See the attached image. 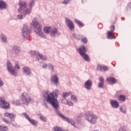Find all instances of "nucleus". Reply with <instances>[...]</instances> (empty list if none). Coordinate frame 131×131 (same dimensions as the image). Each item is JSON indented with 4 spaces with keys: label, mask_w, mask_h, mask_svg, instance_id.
<instances>
[{
    "label": "nucleus",
    "mask_w": 131,
    "mask_h": 131,
    "mask_svg": "<svg viewBox=\"0 0 131 131\" xmlns=\"http://www.w3.org/2000/svg\"><path fill=\"white\" fill-rule=\"evenodd\" d=\"M106 80L108 81L110 83L113 84L116 83L118 82L117 80L114 77L107 78Z\"/></svg>",
    "instance_id": "nucleus-17"
},
{
    "label": "nucleus",
    "mask_w": 131,
    "mask_h": 131,
    "mask_svg": "<svg viewBox=\"0 0 131 131\" xmlns=\"http://www.w3.org/2000/svg\"><path fill=\"white\" fill-rule=\"evenodd\" d=\"M7 68L8 69L9 71L14 76L17 75V72L13 69V67L11 62L9 61H7Z\"/></svg>",
    "instance_id": "nucleus-11"
},
{
    "label": "nucleus",
    "mask_w": 131,
    "mask_h": 131,
    "mask_svg": "<svg viewBox=\"0 0 131 131\" xmlns=\"http://www.w3.org/2000/svg\"><path fill=\"white\" fill-rule=\"evenodd\" d=\"M5 116L7 117H9L11 119H13L14 118L16 117V116L13 113H9L8 112H6L5 114Z\"/></svg>",
    "instance_id": "nucleus-18"
},
{
    "label": "nucleus",
    "mask_w": 131,
    "mask_h": 131,
    "mask_svg": "<svg viewBox=\"0 0 131 131\" xmlns=\"http://www.w3.org/2000/svg\"><path fill=\"white\" fill-rule=\"evenodd\" d=\"M17 18H18V19H23L24 17H23V16L21 15H18L17 16Z\"/></svg>",
    "instance_id": "nucleus-44"
},
{
    "label": "nucleus",
    "mask_w": 131,
    "mask_h": 131,
    "mask_svg": "<svg viewBox=\"0 0 131 131\" xmlns=\"http://www.w3.org/2000/svg\"><path fill=\"white\" fill-rule=\"evenodd\" d=\"M23 36H24V39H27L30 36V32L28 29L27 25H24V27L23 28Z\"/></svg>",
    "instance_id": "nucleus-6"
},
{
    "label": "nucleus",
    "mask_w": 131,
    "mask_h": 131,
    "mask_svg": "<svg viewBox=\"0 0 131 131\" xmlns=\"http://www.w3.org/2000/svg\"><path fill=\"white\" fill-rule=\"evenodd\" d=\"M19 5L20 7V8L18 9V11L20 13H23L24 14H28L31 13V9H27L25 10V11L23 10V7L26 8L27 7V4L26 2L20 1L19 3Z\"/></svg>",
    "instance_id": "nucleus-5"
},
{
    "label": "nucleus",
    "mask_w": 131,
    "mask_h": 131,
    "mask_svg": "<svg viewBox=\"0 0 131 131\" xmlns=\"http://www.w3.org/2000/svg\"><path fill=\"white\" fill-rule=\"evenodd\" d=\"M4 85V83L3 82L2 80L0 78V87Z\"/></svg>",
    "instance_id": "nucleus-46"
},
{
    "label": "nucleus",
    "mask_w": 131,
    "mask_h": 131,
    "mask_svg": "<svg viewBox=\"0 0 131 131\" xmlns=\"http://www.w3.org/2000/svg\"><path fill=\"white\" fill-rule=\"evenodd\" d=\"M7 7V4L5 2L3 1H0V9H6Z\"/></svg>",
    "instance_id": "nucleus-21"
},
{
    "label": "nucleus",
    "mask_w": 131,
    "mask_h": 131,
    "mask_svg": "<svg viewBox=\"0 0 131 131\" xmlns=\"http://www.w3.org/2000/svg\"><path fill=\"white\" fill-rule=\"evenodd\" d=\"M52 29L51 27H45L44 28V32L46 33V34H50Z\"/></svg>",
    "instance_id": "nucleus-23"
},
{
    "label": "nucleus",
    "mask_w": 131,
    "mask_h": 131,
    "mask_svg": "<svg viewBox=\"0 0 131 131\" xmlns=\"http://www.w3.org/2000/svg\"><path fill=\"white\" fill-rule=\"evenodd\" d=\"M99 81H100L101 82V83H104V78H103V77H100V78H99Z\"/></svg>",
    "instance_id": "nucleus-42"
},
{
    "label": "nucleus",
    "mask_w": 131,
    "mask_h": 131,
    "mask_svg": "<svg viewBox=\"0 0 131 131\" xmlns=\"http://www.w3.org/2000/svg\"><path fill=\"white\" fill-rule=\"evenodd\" d=\"M13 49L14 50H17L18 49V47H17V46H14V47H13Z\"/></svg>",
    "instance_id": "nucleus-49"
},
{
    "label": "nucleus",
    "mask_w": 131,
    "mask_h": 131,
    "mask_svg": "<svg viewBox=\"0 0 131 131\" xmlns=\"http://www.w3.org/2000/svg\"><path fill=\"white\" fill-rule=\"evenodd\" d=\"M85 118L86 120L89 121L90 123L92 124H95L97 122V120L98 119V117L92 113L88 112L85 114Z\"/></svg>",
    "instance_id": "nucleus-2"
},
{
    "label": "nucleus",
    "mask_w": 131,
    "mask_h": 131,
    "mask_svg": "<svg viewBox=\"0 0 131 131\" xmlns=\"http://www.w3.org/2000/svg\"><path fill=\"white\" fill-rule=\"evenodd\" d=\"M74 22L75 23H76L78 26L80 28H82L84 26V24L83 23H82V22H81L80 20L76 19H74Z\"/></svg>",
    "instance_id": "nucleus-20"
},
{
    "label": "nucleus",
    "mask_w": 131,
    "mask_h": 131,
    "mask_svg": "<svg viewBox=\"0 0 131 131\" xmlns=\"http://www.w3.org/2000/svg\"><path fill=\"white\" fill-rule=\"evenodd\" d=\"M82 41L84 43H87L88 42V39L86 38H84L82 39Z\"/></svg>",
    "instance_id": "nucleus-38"
},
{
    "label": "nucleus",
    "mask_w": 131,
    "mask_h": 131,
    "mask_svg": "<svg viewBox=\"0 0 131 131\" xmlns=\"http://www.w3.org/2000/svg\"><path fill=\"white\" fill-rule=\"evenodd\" d=\"M48 67V65L47 64H43V68L46 69Z\"/></svg>",
    "instance_id": "nucleus-48"
},
{
    "label": "nucleus",
    "mask_w": 131,
    "mask_h": 131,
    "mask_svg": "<svg viewBox=\"0 0 131 131\" xmlns=\"http://www.w3.org/2000/svg\"><path fill=\"white\" fill-rule=\"evenodd\" d=\"M20 100L23 104L28 105L30 102L32 100V99L27 93H24L20 96Z\"/></svg>",
    "instance_id": "nucleus-4"
},
{
    "label": "nucleus",
    "mask_w": 131,
    "mask_h": 131,
    "mask_svg": "<svg viewBox=\"0 0 131 131\" xmlns=\"http://www.w3.org/2000/svg\"><path fill=\"white\" fill-rule=\"evenodd\" d=\"M48 68H49V69L52 70H53L54 69V66L51 64H48Z\"/></svg>",
    "instance_id": "nucleus-39"
},
{
    "label": "nucleus",
    "mask_w": 131,
    "mask_h": 131,
    "mask_svg": "<svg viewBox=\"0 0 131 131\" xmlns=\"http://www.w3.org/2000/svg\"><path fill=\"white\" fill-rule=\"evenodd\" d=\"M97 70L98 71H101L102 70V67H101V66L98 65V66H97Z\"/></svg>",
    "instance_id": "nucleus-40"
},
{
    "label": "nucleus",
    "mask_w": 131,
    "mask_h": 131,
    "mask_svg": "<svg viewBox=\"0 0 131 131\" xmlns=\"http://www.w3.org/2000/svg\"><path fill=\"white\" fill-rule=\"evenodd\" d=\"M120 109V111H121L122 113H126V110H123V108L121 107Z\"/></svg>",
    "instance_id": "nucleus-47"
},
{
    "label": "nucleus",
    "mask_w": 131,
    "mask_h": 131,
    "mask_svg": "<svg viewBox=\"0 0 131 131\" xmlns=\"http://www.w3.org/2000/svg\"><path fill=\"white\" fill-rule=\"evenodd\" d=\"M36 55L39 56V57H40V58H41V59H42L43 60H47V59L46 56H44L43 55H42V54H41L40 53H37V54H36Z\"/></svg>",
    "instance_id": "nucleus-27"
},
{
    "label": "nucleus",
    "mask_w": 131,
    "mask_h": 131,
    "mask_svg": "<svg viewBox=\"0 0 131 131\" xmlns=\"http://www.w3.org/2000/svg\"><path fill=\"white\" fill-rule=\"evenodd\" d=\"M29 121L30 122V123H31V124H32V125H37V121L35 120H33L31 119V118L30 119V120H29Z\"/></svg>",
    "instance_id": "nucleus-25"
},
{
    "label": "nucleus",
    "mask_w": 131,
    "mask_h": 131,
    "mask_svg": "<svg viewBox=\"0 0 131 131\" xmlns=\"http://www.w3.org/2000/svg\"><path fill=\"white\" fill-rule=\"evenodd\" d=\"M57 114L60 116L63 120L66 121V122L71 124L73 126H75V121L72 119H69V118L64 117L62 114H60V112H57Z\"/></svg>",
    "instance_id": "nucleus-8"
},
{
    "label": "nucleus",
    "mask_w": 131,
    "mask_h": 131,
    "mask_svg": "<svg viewBox=\"0 0 131 131\" xmlns=\"http://www.w3.org/2000/svg\"><path fill=\"white\" fill-rule=\"evenodd\" d=\"M102 69L104 71H107L108 70V68L107 67H105V66H103L102 67Z\"/></svg>",
    "instance_id": "nucleus-37"
},
{
    "label": "nucleus",
    "mask_w": 131,
    "mask_h": 131,
    "mask_svg": "<svg viewBox=\"0 0 131 131\" xmlns=\"http://www.w3.org/2000/svg\"><path fill=\"white\" fill-rule=\"evenodd\" d=\"M110 102H111V104L112 107H113V108H117L120 105L119 103L116 100H111V101H110Z\"/></svg>",
    "instance_id": "nucleus-14"
},
{
    "label": "nucleus",
    "mask_w": 131,
    "mask_h": 131,
    "mask_svg": "<svg viewBox=\"0 0 131 131\" xmlns=\"http://www.w3.org/2000/svg\"><path fill=\"white\" fill-rule=\"evenodd\" d=\"M70 2V0H64L63 2L62 3V4L67 5L69 4Z\"/></svg>",
    "instance_id": "nucleus-35"
},
{
    "label": "nucleus",
    "mask_w": 131,
    "mask_h": 131,
    "mask_svg": "<svg viewBox=\"0 0 131 131\" xmlns=\"http://www.w3.org/2000/svg\"><path fill=\"white\" fill-rule=\"evenodd\" d=\"M0 129L1 131H7L9 129V128L6 126H3L0 125Z\"/></svg>",
    "instance_id": "nucleus-26"
},
{
    "label": "nucleus",
    "mask_w": 131,
    "mask_h": 131,
    "mask_svg": "<svg viewBox=\"0 0 131 131\" xmlns=\"http://www.w3.org/2000/svg\"><path fill=\"white\" fill-rule=\"evenodd\" d=\"M23 73L26 74V75H30L31 71L28 67H25L23 68Z\"/></svg>",
    "instance_id": "nucleus-16"
},
{
    "label": "nucleus",
    "mask_w": 131,
    "mask_h": 131,
    "mask_svg": "<svg viewBox=\"0 0 131 131\" xmlns=\"http://www.w3.org/2000/svg\"><path fill=\"white\" fill-rule=\"evenodd\" d=\"M119 100L121 101H125L126 100V97L124 95H120L119 96Z\"/></svg>",
    "instance_id": "nucleus-28"
},
{
    "label": "nucleus",
    "mask_w": 131,
    "mask_h": 131,
    "mask_svg": "<svg viewBox=\"0 0 131 131\" xmlns=\"http://www.w3.org/2000/svg\"><path fill=\"white\" fill-rule=\"evenodd\" d=\"M23 115H24V116H25V117H26V118L28 119V120L29 121L31 119L30 117L29 116V115L27 113H23Z\"/></svg>",
    "instance_id": "nucleus-32"
},
{
    "label": "nucleus",
    "mask_w": 131,
    "mask_h": 131,
    "mask_svg": "<svg viewBox=\"0 0 131 131\" xmlns=\"http://www.w3.org/2000/svg\"><path fill=\"white\" fill-rule=\"evenodd\" d=\"M119 131H124V130L122 128H120Z\"/></svg>",
    "instance_id": "nucleus-50"
},
{
    "label": "nucleus",
    "mask_w": 131,
    "mask_h": 131,
    "mask_svg": "<svg viewBox=\"0 0 131 131\" xmlns=\"http://www.w3.org/2000/svg\"><path fill=\"white\" fill-rule=\"evenodd\" d=\"M51 82L57 83L59 82V78L57 75H54V76L51 77Z\"/></svg>",
    "instance_id": "nucleus-19"
},
{
    "label": "nucleus",
    "mask_w": 131,
    "mask_h": 131,
    "mask_svg": "<svg viewBox=\"0 0 131 131\" xmlns=\"http://www.w3.org/2000/svg\"><path fill=\"white\" fill-rule=\"evenodd\" d=\"M40 119L42 120V121L44 122H46L47 120V118L43 116L41 114H40Z\"/></svg>",
    "instance_id": "nucleus-29"
},
{
    "label": "nucleus",
    "mask_w": 131,
    "mask_h": 131,
    "mask_svg": "<svg viewBox=\"0 0 131 131\" xmlns=\"http://www.w3.org/2000/svg\"><path fill=\"white\" fill-rule=\"evenodd\" d=\"M32 26H34V27H35V28L37 29V30H38V32H37L38 35L40 36L42 35V33L41 31V26L38 24L37 21H33V22H32Z\"/></svg>",
    "instance_id": "nucleus-7"
},
{
    "label": "nucleus",
    "mask_w": 131,
    "mask_h": 131,
    "mask_svg": "<svg viewBox=\"0 0 131 131\" xmlns=\"http://www.w3.org/2000/svg\"><path fill=\"white\" fill-rule=\"evenodd\" d=\"M34 3H35V2L34 1H32L31 2V3H30V5H29V7H30V10H31V9L32 8V7L33 6H34Z\"/></svg>",
    "instance_id": "nucleus-33"
},
{
    "label": "nucleus",
    "mask_w": 131,
    "mask_h": 131,
    "mask_svg": "<svg viewBox=\"0 0 131 131\" xmlns=\"http://www.w3.org/2000/svg\"><path fill=\"white\" fill-rule=\"evenodd\" d=\"M1 103L0 107H3L4 108L9 109L10 108V105L9 103L6 102L4 98H0Z\"/></svg>",
    "instance_id": "nucleus-9"
},
{
    "label": "nucleus",
    "mask_w": 131,
    "mask_h": 131,
    "mask_svg": "<svg viewBox=\"0 0 131 131\" xmlns=\"http://www.w3.org/2000/svg\"><path fill=\"white\" fill-rule=\"evenodd\" d=\"M110 29H111L110 32H114V31L115 30V26L114 25L111 26Z\"/></svg>",
    "instance_id": "nucleus-36"
},
{
    "label": "nucleus",
    "mask_w": 131,
    "mask_h": 131,
    "mask_svg": "<svg viewBox=\"0 0 131 131\" xmlns=\"http://www.w3.org/2000/svg\"><path fill=\"white\" fill-rule=\"evenodd\" d=\"M71 94L72 93L71 92L62 93V97L63 98V99H60L61 103L63 104H67V100L66 99V98Z\"/></svg>",
    "instance_id": "nucleus-12"
},
{
    "label": "nucleus",
    "mask_w": 131,
    "mask_h": 131,
    "mask_svg": "<svg viewBox=\"0 0 131 131\" xmlns=\"http://www.w3.org/2000/svg\"><path fill=\"white\" fill-rule=\"evenodd\" d=\"M58 30L56 28H54L51 30V36H55L57 34Z\"/></svg>",
    "instance_id": "nucleus-24"
},
{
    "label": "nucleus",
    "mask_w": 131,
    "mask_h": 131,
    "mask_svg": "<svg viewBox=\"0 0 131 131\" xmlns=\"http://www.w3.org/2000/svg\"><path fill=\"white\" fill-rule=\"evenodd\" d=\"M87 51V49L85 48L84 46H82V48L77 49V51L79 53L80 56L84 59L86 61L89 62L91 59L88 55L85 54Z\"/></svg>",
    "instance_id": "nucleus-3"
},
{
    "label": "nucleus",
    "mask_w": 131,
    "mask_h": 131,
    "mask_svg": "<svg viewBox=\"0 0 131 131\" xmlns=\"http://www.w3.org/2000/svg\"><path fill=\"white\" fill-rule=\"evenodd\" d=\"M71 99L74 100V101H77V97L74 96V95H72L71 96Z\"/></svg>",
    "instance_id": "nucleus-41"
},
{
    "label": "nucleus",
    "mask_w": 131,
    "mask_h": 131,
    "mask_svg": "<svg viewBox=\"0 0 131 131\" xmlns=\"http://www.w3.org/2000/svg\"><path fill=\"white\" fill-rule=\"evenodd\" d=\"M58 93L59 91L57 90L51 93L49 91H46L45 93H44V95H43L44 99L47 101V102H50V104H52L56 111L59 107L58 102L57 99Z\"/></svg>",
    "instance_id": "nucleus-1"
},
{
    "label": "nucleus",
    "mask_w": 131,
    "mask_h": 131,
    "mask_svg": "<svg viewBox=\"0 0 131 131\" xmlns=\"http://www.w3.org/2000/svg\"><path fill=\"white\" fill-rule=\"evenodd\" d=\"M66 103H67L68 105H69V106H72L73 105V103L70 101H67Z\"/></svg>",
    "instance_id": "nucleus-45"
},
{
    "label": "nucleus",
    "mask_w": 131,
    "mask_h": 131,
    "mask_svg": "<svg viewBox=\"0 0 131 131\" xmlns=\"http://www.w3.org/2000/svg\"><path fill=\"white\" fill-rule=\"evenodd\" d=\"M92 81L90 80H88L84 83V87L88 90H91L92 86Z\"/></svg>",
    "instance_id": "nucleus-13"
},
{
    "label": "nucleus",
    "mask_w": 131,
    "mask_h": 131,
    "mask_svg": "<svg viewBox=\"0 0 131 131\" xmlns=\"http://www.w3.org/2000/svg\"><path fill=\"white\" fill-rule=\"evenodd\" d=\"M20 69V66L18 62H16L15 63V69L18 70Z\"/></svg>",
    "instance_id": "nucleus-31"
},
{
    "label": "nucleus",
    "mask_w": 131,
    "mask_h": 131,
    "mask_svg": "<svg viewBox=\"0 0 131 131\" xmlns=\"http://www.w3.org/2000/svg\"><path fill=\"white\" fill-rule=\"evenodd\" d=\"M94 131H98V130H94Z\"/></svg>",
    "instance_id": "nucleus-51"
},
{
    "label": "nucleus",
    "mask_w": 131,
    "mask_h": 131,
    "mask_svg": "<svg viewBox=\"0 0 131 131\" xmlns=\"http://www.w3.org/2000/svg\"><path fill=\"white\" fill-rule=\"evenodd\" d=\"M107 39H115V35L113 32H111L108 31L107 32Z\"/></svg>",
    "instance_id": "nucleus-15"
},
{
    "label": "nucleus",
    "mask_w": 131,
    "mask_h": 131,
    "mask_svg": "<svg viewBox=\"0 0 131 131\" xmlns=\"http://www.w3.org/2000/svg\"><path fill=\"white\" fill-rule=\"evenodd\" d=\"M53 130L54 131H69L68 130L62 129L61 127L58 126H54L53 127Z\"/></svg>",
    "instance_id": "nucleus-22"
},
{
    "label": "nucleus",
    "mask_w": 131,
    "mask_h": 131,
    "mask_svg": "<svg viewBox=\"0 0 131 131\" xmlns=\"http://www.w3.org/2000/svg\"><path fill=\"white\" fill-rule=\"evenodd\" d=\"M3 121L5 122L6 124H10L11 122L6 118H3Z\"/></svg>",
    "instance_id": "nucleus-34"
},
{
    "label": "nucleus",
    "mask_w": 131,
    "mask_h": 131,
    "mask_svg": "<svg viewBox=\"0 0 131 131\" xmlns=\"http://www.w3.org/2000/svg\"><path fill=\"white\" fill-rule=\"evenodd\" d=\"M1 39L3 40L4 42H6L7 41V38L6 36L4 34L1 35Z\"/></svg>",
    "instance_id": "nucleus-30"
},
{
    "label": "nucleus",
    "mask_w": 131,
    "mask_h": 131,
    "mask_svg": "<svg viewBox=\"0 0 131 131\" xmlns=\"http://www.w3.org/2000/svg\"><path fill=\"white\" fill-rule=\"evenodd\" d=\"M65 21L67 25V26L71 30L74 29L75 25L73 21H72L70 19L66 18Z\"/></svg>",
    "instance_id": "nucleus-10"
},
{
    "label": "nucleus",
    "mask_w": 131,
    "mask_h": 131,
    "mask_svg": "<svg viewBox=\"0 0 131 131\" xmlns=\"http://www.w3.org/2000/svg\"><path fill=\"white\" fill-rule=\"evenodd\" d=\"M104 83H103V82H101V83H98V86L101 88H103Z\"/></svg>",
    "instance_id": "nucleus-43"
}]
</instances>
